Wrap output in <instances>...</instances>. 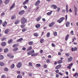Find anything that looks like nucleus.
<instances>
[{
    "label": "nucleus",
    "instance_id": "nucleus-9",
    "mask_svg": "<svg viewBox=\"0 0 78 78\" xmlns=\"http://www.w3.org/2000/svg\"><path fill=\"white\" fill-rule=\"evenodd\" d=\"M73 65V63H71L69 64V66H67V68L69 69H70L71 68V67Z\"/></svg>",
    "mask_w": 78,
    "mask_h": 78
},
{
    "label": "nucleus",
    "instance_id": "nucleus-30",
    "mask_svg": "<svg viewBox=\"0 0 78 78\" xmlns=\"http://www.w3.org/2000/svg\"><path fill=\"white\" fill-rule=\"evenodd\" d=\"M4 57L3 55H0V59H3Z\"/></svg>",
    "mask_w": 78,
    "mask_h": 78
},
{
    "label": "nucleus",
    "instance_id": "nucleus-50",
    "mask_svg": "<svg viewBox=\"0 0 78 78\" xmlns=\"http://www.w3.org/2000/svg\"><path fill=\"white\" fill-rule=\"evenodd\" d=\"M29 65L30 66H32V63L31 62H29Z\"/></svg>",
    "mask_w": 78,
    "mask_h": 78
},
{
    "label": "nucleus",
    "instance_id": "nucleus-27",
    "mask_svg": "<svg viewBox=\"0 0 78 78\" xmlns=\"http://www.w3.org/2000/svg\"><path fill=\"white\" fill-rule=\"evenodd\" d=\"M14 6H15V3H14L13 5H12L11 7H10V10H11V9L14 8Z\"/></svg>",
    "mask_w": 78,
    "mask_h": 78
},
{
    "label": "nucleus",
    "instance_id": "nucleus-36",
    "mask_svg": "<svg viewBox=\"0 0 78 78\" xmlns=\"http://www.w3.org/2000/svg\"><path fill=\"white\" fill-rule=\"evenodd\" d=\"M15 66V65H14V64H12L10 68L11 69H13V68H14V67Z\"/></svg>",
    "mask_w": 78,
    "mask_h": 78
},
{
    "label": "nucleus",
    "instance_id": "nucleus-25",
    "mask_svg": "<svg viewBox=\"0 0 78 78\" xmlns=\"http://www.w3.org/2000/svg\"><path fill=\"white\" fill-rule=\"evenodd\" d=\"M12 40L11 39L9 40V41H8V43L9 44H11V43H12Z\"/></svg>",
    "mask_w": 78,
    "mask_h": 78
},
{
    "label": "nucleus",
    "instance_id": "nucleus-2",
    "mask_svg": "<svg viewBox=\"0 0 78 78\" xmlns=\"http://www.w3.org/2000/svg\"><path fill=\"white\" fill-rule=\"evenodd\" d=\"M65 19V18L64 17H62L59 20H58L57 22H58L59 23H61L62 21H63V20H64Z\"/></svg>",
    "mask_w": 78,
    "mask_h": 78
},
{
    "label": "nucleus",
    "instance_id": "nucleus-6",
    "mask_svg": "<svg viewBox=\"0 0 78 78\" xmlns=\"http://www.w3.org/2000/svg\"><path fill=\"white\" fill-rule=\"evenodd\" d=\"M24 12L25 11L24 10H22L19 12V14H20V15H22V14H23Z\"/></svg>",
    "mask_w": 78,
    "mask_h": 78
},
{
    "label": "nucleus",
    "instance_id": "nucleus-57",
    "mask_svg": "<svg viewBox=\"0 0 78 78\" xmlns=\"http://www.w3.org/2000/svg\"><path fill=\"white\" fill-rule=\"evenodd\" d=\"M75 15V16H77V11L74 12Z\"/></svg>",
    "mask_w": 78,
    "mask_h": 78
},
{
    "label": "nucleus",
    "instance_id": "nucleus-62",
    "mask_svg": "<svg viewBox=\"0 0 78 78\" xmlns=\"http://www.w3.org/2000/svg\"><path fill=\"white\" fill-rule=\"evenodd\" d=\"M42 20L43 22H45V19L44 18H43Z\"/></svg>",
    "mask_w": 78,
    "mask_h": 78
},
{
    "label": "nucleus",
    "instance_id": "nucleus-64",
    "mask_svg": "<svg viewBox=\"0 0 78 78\" xmlns=\"http://www.w3.org/2000/svg\"><path fill=\"white\" fill-rule=\"evenodd\" d=\"M2 78H5V75H2Z\"/></svg>",
    "mask_w": 78,
    "mask_h": 78
},
{
    "label": "nucleus",
    "instance_id": "nucleus-58",
    "mask_svg": "<svg viewBox=\"0 0 78 78\" xmlns=\"http://www.w3.org/2000/svg\"><path fill=\"white\" fill-rule=\"evenodd\" d=\"M52 46L54 47H55V44H54V43H52Z\"/></svg>",
    "mask_w": 78,
    "mask_h": 78
},
{
    "label": "nucleus",
    "instance_id": "nucleus-4",
    "mask_svg": "<svg viewBox=\"0 0 78 78\" xmlns=\"http://www.w3.org/2000/svg\"><path fill=\"white\" fill-rule=\"evenodd\" d=\"M72 60H73V58L71 56L69 57V58L68 59V61L69 62H71Z\"/></svg>",
    "mask_w": 78,
    "mask_h": 78
},
{
    "label": "nucleus",
    "instance_id": "nucleus-26",
    "mask_svg": "<svg viewBox=\"0 0 78 78\" xmlns=\"http://www.w3.org/2000/svg\"><path fill=\"white\" fill-rule=\"evenodd\" d=\"M17 45H18V44H15L12 45V47L15 48L16 47H17Z\"/></svg>",
    "mask_w": 78,
    "mask_h": 78
},
{
    "label": "nucleus",
    "instance_id": "nucleus-42",
    "mask_svg": "<svg viewBox=\"0 0 78 78\" xmlns=\"http://www.w3.org/2000/svg\"><path fill=\"white\" fill-rule=\"evenodd\" d=\"M4 70L6 72H8V69L7 68H5L4 69Z\"/></svg>",
    "mask_w": 78,
    "mask_h": 78
},
{
    "label": "nucleus",
    "instance_id": "nucleus-7",
    "mask_svg": "<svg viewBox=\"0 0 78 78\" xmlns=\"http://www.w3.org/2000/svg\"><path fill=\"white\" fill-rule=\"evenodd\" d=\"M40 0H38L35 3V6H37L39 5V4L40 3Z\"/></svg>",
    "mask_w": 78,
    "mask_h": 78
},
{
    "label": "nucleus",
    "instance_id": "nucleus-55",
    "mask_svg": "<svg viewBox=\"0 0 78 78\" xmlns=\"http://www.w3.org/2000/svg\"><path fill=\"white\" fill-rule=\"evenodd\" d=\"M60 9H60V8L58 7V9H57V11L58 12H59V10H60Z\"/></svg>",
    "mask_w": 78,
    "mask_h": 78
},
{
    "label": "nucleus",
    "instance_id": "nucleus-23",
    "mask_svg": "<svg viewBox=\"0 0 78 78\" xmlns=\"http://www.w3.org/2000/svg\"><path fill=\"white\" fill-rule=\"evenodd\" d=\"M70 25V23L69 22H68L67 23H66V26L67 27H69V25Z\"/></svg>",
    "mask_w": 78,
    "mask_h": 78
},
{
    "label": "nucleus",
    "instance_id": "nucleus-13",
    "mask_svg": "<svg viewBox=\"0 0 78 78\" xmlns=\"http://www.w3.org/2000/svg\"><path fill=\"white\" fill-rule=\"evenodd\" d=\"M40 27H41V25L39 24H37L35 26V27L37 28H40Z\"/></svg>",
    "mask_w": 78,
    "mask_h": 78
},
{
    "label": "nucleus",
    "instance_id": "nucleus-63",
    "mask_svg": "<svg viewBox=\"0 0 78 78\" xmlns=\"http://www.w3.org/2000/svg\"><path fill=\"white\" fill-rule=\"evenodd\" d=\"M24 8L25 9H27V6L26 5L24 6Z\"/></svg>",
    "mask_w": 78,
    "mask_h": 78
},
{
    "label": "nucleus",
    "instance_id": "nucleus-39",
    "mask_svg": "<svg viewBox=\"0 0 78 78\" xmlns=\"http://www.w3.org/2000/svg\"><path fill=\"white\" fill-rule=\"evenodd\" d=\"M30 53L31 54H34V50L30 51Z\"/></svg>",
    "mask_w": 78,
    "mask_h": 78
},
{
    "label": "nucleus",
    "instance_id": "nucleus-11",
    "mask_svg": "<svg viewBox=\"0 0 78 78\" xmlns=\"http://www.w3.org/2000/svg\"><path fill=\"white\" fill-rule=\"evenodd\" d=\"M29 2V0H26L23 3V5H24L27 3L28 2Z\"/></svg>",
    "mask_w": 78,
    "mask_h": 78
},
{
    "label": "nucleus",
    "instance_id": "nucleus-29",
    "mask_svg": "<svg viewBox=\"0 0 78 78\" xmlns=\"http://www.w3.org/2000/svg\"><path fill=\"white\" fill-rule=\"evenodd\" d=\"M32 49V47L30 46L27 49V51H29V50H31Z\"/></svg>",
    "mask_w": 78,
    "mask_h": 78
},
{
    "label": "nucleus",
    "instance_id": "nucleus-52",
    "mask_svg": "<svg viewBox=\"0 0 78 78\" xmlns=\"http://www.w3.org/2000/svg\"><path fill=\"white\" fill-rule=\"evenodd\" d=\"M46 61L47 62H50V60H49V59H47L46 60Z\"/></svg>",
    "mask_w": 78,
    "mask_h": 78
},
{
    "label": "nucleus",
    "instance_id": "nucleus-35",
    "mask_svg": "<svg viewBox=\"0 0 78 78\" xmlns=\"http://www.w3.org/2000/svg\"><path fill=\"white\" fill-rule=\"evenodd\" d=\"M36 66L37 67H40L41 66V65L40 64H37L36 65Z\"/></svg>",
    "mask_w": 78,
    "mask_h": 78
},
{
    "label": "nucleus",
    "instance_id": "nucleus-31",
    "mask_svg": "<svg viewBox=\"0 0 78 78\" xmlns=\"http://www.w3.org/2000/svg\"><path fill=\"white\" fill-rule=\"evenodd\" d=\"M4 65H5V64L3 62H1L0 63V66H3Z\"/></svg>",
    "mask_w": 78,
    "mask_h": 78
},
{
    "label": "nucleus",
    "instance_id": "nucleus-43",
    "mask_svg": "<svg viewBox=\"0 0 78 78\" xmlns=\"http://www.w3.org/2000/svg\"><path fill=\"white\" fill-rule=\"evenodd\" d=\"M44 41V39H41L40 41V42L42 44V43H43Z\"/></svg>",
    "mask_w": 78,
    "mask_h": 78
},
{
    "label": "nucleus",
    "instance_id": "nucleus-5",
    "mask_svg": "<svg viewBox=\"0 0 78 78\" xmlns=\"http://www.w3.org/2000/svg\"><path fill=\"white\" fill-rule=\"evenodd\" d=\"M61 67V65L59 64L55 67V69L56 70L59 69V68Z\"/></svg>",
    "mask_w": 78,
    "mask_h": 78
},
{
    "label": "nucleus",
    "instance_id": "nucleus-10",
    "mask_svg": "<svg viewBox=\"0 0 78 78\" xmlns=\"http://www.w3.org/2000/svg\"><path fill=\"white\" fill-rule=\"evenodd\" d=\"M9 30L8 29H5L4 31L5 34H8L9 33Z\"/></svg>",
    "mask_w": 78,
    "mask_h": 78
},
{
    "label": "nucleus",
    "instance_id": "nucleus-41",
    "mask_svg": "<svg viewBox=\"0 0 78 78\" xmlns=\"http://www.w3.org/2000/svg\"><path fill=\"white\" fill-rule=\"evenodd\" d=\"M54 35L55 36H57V32L56 31L54 32Z\"/></svg>",
    "mask_w": 78,
    "mask_h": 78
},
{
    "label": "nucleus",
    "instance_id": "nucleus-38",
    "mask_svg": "<svg viewBox=\"0 0 78 78\" xmlns=\"http://www.w3.org/2000/svg\"><path fill=\"white\" fill-rule=\"evenodd\" d=\"M25 27V24H23L21 26V27L22 28H23Z\"/></svg>",
    "mask_w": 78,
    "mask_h": 78
},
{
    "label": "nucleus",
    "instance_id": "nucleus-47",
    "mask_svg": "<svg viewBox=\"0 0 78 78\" xmlns=\"http://www.w3.org/2000/svg\"><path fill=\"white\" fill-rule=\"evenodd\" d=\"M66 56H67V57H69V56H70V54H69V53H66Z\"/></svg>",
    "mask_w": 78,
    "mask_h": 78
},
{
    "label": "nucleus",
    "instance_id": "nucleus-33",
    "mask_svg": "<svg viewBox=\"0 0 78 78\" xmlns=\"http://www.w3.org/2000/svg\"><path fill=\"white\" fill-rule=\"evenodd\" d=\"M16 19V16H13L11 17V20H14V19Z\"/></svg>",
    "mask_w": 78,
    "mask_h": 78
},
{
    "label": "nucleus",
    "instance_id": "nucleus-40",
    "mask_svg": "<svg viewBox=\"0 0 78 78\" xmlns=\"http://www.w3.org/2000/svg\"><path fill=\"white\" fill-rule=\"evenodd\" d=\"M34 36H35L36 37H37V36H38V34H37V33H34Z\"/></svg>",
    "mask_w": 78,
    "mask_h": 78
},
{
    "label": "nucleus",
    "instance_id": "nucleus-3",
    "mask_svg": "<svg viewBox=\"0 0 78 78\" xmlns=\"http://www.w3.org/2000/svg\"><path fill=\"white\" fill-rule=\"evenodd\" d=\"M22 65L21 62H20L17 63V67L18 68H20L22 67Z\"/></svg>",
    "mask_w": 78,
    "mask_h": 78
},
{
    "label": "nucleus",
    "instance_id": "nucleus-32",
    "mask_svg": "<svg viewBox=\"0 0 78 78\" xmlns=\"http://www.w3.org/2000/svg\"><path fill=\"white\" fill-rule=\"evenodd\" d=\"M74 12H76L77 11V8H76V7L74 5Z\"/></svg>",
    "mask_w": 78,
    "mask_h": 78
},
{
    "label": "nucleus",
    "instance_id": "nucleus-56",
    "mask_svg": "<svg viewBox=\"0 0 78 78\" xmlns=\"http://www.w3.org/2000/svg\"><path fill=\"white\" fill-rule=\"evenodd\" d=\"M2 22L3 21H2V20H0V25L2 23Z\"/></svg>",
    "mask_w": 78,
    "mask_h": 78
},
{
    "label": "nucleus",
    "instance_id": "nucleus-15",
    "mask_svg": "<svg viewBox=\"0 0 78 78\" xmlns=\"http://www.w3.org/2000/svg\"><path fill=\"white\" fill-rule=\"evenodd\" d=\"M6 45V43L5 42H3L1 44V45L3 46H5Z\"/></svg>",
    "mask_w": 78,
    "mask_h": 78
},
{
    "label": "nucleus",
    "instance_id": "nucleus-48",
    "mask_svg": "<svg viewBox=\"0 0 78 78\" xmlns=\"http://www.w3.org/2000/svg\"><path fill=\"white\" fill-rule=\"evenodd\" d=\"M47 37H48L50 36V32H48L47 34Z\"/></svg>",
    "mask_w": 78,
    "mask_h": 78
},
{
    "label": "nucleus",
    "instance_id": "nucleus-19",
    "mask_svg": "<svg viewBox=\"0 0 78 78\" xmlns=\"http://www.w3.org/2000/svg\"><path fill=\"white\" fill-rule=\"evenodd\" d=\"M66 12H69V9H68V5H66Z\"/></svg>",
    "mask_w": 78,
    "mask_h": 78
},
{
    "label": "nucleus",
    "instance_id": "nucleus-14",
    "mask_svg": "<svg viewBox=\"0 0 78 78\" xmlns=\"http://www.w3.org/2000/svg\"><path fill=\"white\" fill-rule=\"evenodd\" d=\"M6 25H7V22L6 21H5V22H4L2 24V25L3 27H5Z\"/></svg>",
    "mask_w": 78,
    "mask_h": 78
},
{
    "label": "nucleus",
    "instance_id": "nucleus-8",
    "mask_svg": "<svg viewBox=\"0 0 78 78\" xmlns=\"http://www.w3.org/2000/svg\"><path fill=\"white\" fill-rule=\"evenodd\" d=\"M55 22H52L51 23H50L49 26V27H53V25H55Z\"/></svg>",
    "mask_w": 78,
    "mask_h": 78
},
{
    "label": "nucleus",
    "instance_id": "nucleus-60",
    "mask_svg": "<svg viewBox=\"0 0 78 78\" xmlns=\"http://www.w3.org/2000/svg\"><path fill=\"white\" fill-rule=\"evenodd\" d=\"M6 40V38H3L2 39V41H5V40Z\"/></svg>",
    "mask_w": 78,
    "mask_h": 78
},
{
    "label": "nucleus",
    "instance_id": "nucleus-53",
    "mask_svg": "<svg viewBox=\"0 0 78 78\" xmlns=\"http://www.w3.org/2000/svg\"><path fill=\"white\" fill-rule=\"evenodd\" d=\"M74 51H76V50H77V48L76 47L74 48Z\"/></svg>",
    "mask_w": 78,
    "mask_h": 78
},
{
    "label": "nucleus",
    "instance_id": "nucleus-24",
    "mask_svg": "<svg viewBox=\"0 0 78 78\" xmlns=\"http://www.w3.org/2000/svg\"><path fill=\"white\" fill-rule=\"evenodd\" d=\"M13 51H17V50H18V48L16 47V48H14L13 49Z\"/></svg>",
    "mask_w": 78,
    "mask_h": 78
},
{
    "label": "nucleus",
    "instance_id": "nucleus-61",
    "mask_svg": "<svg viewBox=\"0 0 78 78\" xmlns=\"http://www.w3.org/2000/svg\"><path fill=\"white\" fill-rule=\"evenodd\" d=\"M40 53H43V50H41L40 51Z\"/></svg>",
    "mask_w": 78,
    "mask_h": 78
},
{
    "label": "nucleus",
    "instance_id": "nucleus-20",
    "mask_svg": "<svg viewBox=\"0 0 78 78\" xmlns=\"http://www.w3.org/2000/svg\"><path fill=\"white\" fill-rule=\"evenodd\" d=\"M10 0H6V1H5V5L6 4H8L9 2V1Z\"/></svg>",
    "mask_w": 78,
    "mask_h": 78
},
{
    "label": "nucleus",
    "instance_id": "nucleus-1",
    "mask_svg": "<svg viewBox=\"0 0 78 78\" xmlns=\"http://www.w3.org/2000/svg\"><path fill=\"white\" fill-rule=\"evenodd\" d=\"M21 23L24 24L27 22V20L24 17H23L21 19Z\"/></svg>",
    "mask_w": 78,
    "mask_h": 78
},
{
    "label": "nucleus",
    "instance_id": "nucleus-45",
    "mask_svg": "<svg viewBox=\"0 0 78 78\" xmlns=\"http://www.w3.org/2000/svg\"><path fill=\"white\" fill-rule=\"evenodd\" d=\"M27 55H31V53L30 51L27 52Z\"/></svg>",
    "mask_w": 78,
    "mask_h": 78
},
{
    "label": "nucleus",
    "instance_id": "nucleus-28",
    "mask_svg": "<svg viewBox=\"0 0 78 78\" xmlns=\"http://www.w3.org/2000/svg\"><path fill=\"white\" fill-rule=\"evenodd\" d=\"M57 63H58V64H61V63H62V61L61 60H60L59 61H58L57 62Z\"/></svg>",
    "mask_w": 78,
    "mask_h": 78
},
{
    "label": "nucleus",
    "instance_id": "nucleus-18",
    "mask_svg": "<svg viewBox=\"0 0 78 78\" xmlns=\"http://www.w3.org/2000/svg\"><path fill=\"white\" fill-rule=\"evenodd\" d=\"M9 51V49H8L6 48L4 49V53H7L8 51Z\"/></svg>",
    "mask_w": 78,
    "mask_h": 78
},
{
    "label": "nucleus",
    "instance_id": "nucleus-12",
    "mask_svg": "<svg viewBox=\"0 0 78 78\" xmlns=\"http://www.w3.org/2000/svg\"><path fill=\"white\" fill-rule=\"evenodd\" d=\"M34 44V42L33 41H30L28 43V44L29 45H33Z\"/></svg>",
    "mask_w": 78,
    "mask_h": 78
},
{
    "label": "nucleus",
    "instance_id": "nucleus-59",
    "mask_svg": "<svg viewBox=\"0 0 78 78\" xmlns=\"http://www.w3.org/2000/svg\"><path fill=\"white\" fill-rule=\"evenodd\" d=\"M22 50L25 51V50H26V48H25V47H23L22 48Z\"/></svg>",
    "mask_w": 78,
    "mask_h": 78
},
{
    "label": "nucleus",
    "instance_id": "nucleus-21",
    "mask_svg": "<svg viewBox=\"0 0 78 78\" xmlns=\"http://www.w3.org/2000/svg\"><path fill=\"white\" fill-rule=\"evenodd\" d=\"M41 16H40L39 17H38L37 18V22H39L40 20H41Z\"/></svg>",
    "mask_w": 78,
    "mask_h": 78
},
{
    "label": "nucleus",
    "instance_id": "nucleus-16",
    "mask_svg": "<svg viewBox=\"0 0 78 78\" xmlns=\"http://www.w3.org/2000/svg\"><path fill=\"white\" fill-rule=\"evenodd\" d=\"M23 41V38H21L20 39L17 40L16 41V42H20V41Z\"/></svg>",
    "mask_w": 78,
    "mask_h": 78
},
{
    "label": "nucleus",
    "instance_id": "nucleus-34",
    "mask_svg": "<svg viewBox=\"0 0 78 78\" xmlns=\"http://www.w3.org/2000/svg\"><path fill=\"white\" fill-rule=\"evenodd\" d=\"M19 22H20V21L19 20H17L16 21L15 23V24H17V23H19Z\"/></svg>",
    "mask_w": 78,
    "mask_h": 78
},
{
    "label": "nucleus",
    "instance_id": "nucleus-17",
    "mask_svg": "<svg viewBox=\"0 0 78 78\" xmlns=\"http://www.w3.org/2000/svg\"><path fill=\"white\" fill-rule=\"evenodd\" d=\"M52 7H53V9H56V8H57V6L55 5H52Z\"/></svg>",
    "mask_w": 78,
    "mask_h": 78
},
{
    "label": "nucleus",
    "instance_id": "nucleus-46",
    "mask_svg": "<svg viewBox=\"0 0 78 78\" xmlns=\"http://www.w3.org/2000/svg\"><path fill=\"white\" fill-rule=\"evenodd\" d=\"M5 13L4 12H3L1 14V16L2 17V16H5Z\"/></svg>",
    "mask_w": 78,
    "mask_h": 78
},
{
    "label": "nucleus",
    "instance_id": "nucleus-44",
    "mask_svg": "<svg viewBox=\"0 0 78 78\" xmlns=\"http://www.w3.org/2000/svg\"><path fill=\"white\" fill-rule=\"evenodd\" d=\"M17 78H22V76L20 75H19L17 76Z\"/></svg>",
    "mask_w": 78,
    "mask_h": 78
},
{
    "label": "nucleus",
    "instance_id": "nucleus-49",
    "mask_svg": "<svg viewBox=\"0 0 78 78\" xmlns=\"http://www.w3.org/2000/svg\"><path fill=\"white\" fill-rule=\"evenodd\" d=\"M26 30H27L25 28H23L22 29V31L23 32H25V31H26Z\"/></svg>",
    "mask_w": 78,
    "mask_h": 78
},
{
    "label": "nucleus",
    "instance_id": "nucleus-54",
    "mask_svg": "<svg viewBox=\"0 0 78 78\" xmlns=\"http://www.w3.org/2000/svg\"><path fill=\"white\" fill-rule=\"evenodd\" d=\"M71 34H72V35H73V31L72 30L70 33Z\"/></svg>",
    "mask_w": 78,
    "mask_h": 78
},
{
    "label": "nucleus",
    "instance_id": "nucleus-22",
    "mask_svg": "<svg viewBox=\"0 0 78 78\" xmlns=\"http://www.w3.org/2000/svg\"><path fill=\"white\" fill-rule=\"evenodd\" d=\"M52 13V11H51L49 12H48L47 13V15H48V16H50V15Z\"/></svg>",
    "mask_w": 78,
    "mask_h": 78
},
{
    "label": "nucleus",
    "instance_id": "nucleus-37",
    "mask_svg": "<svg viewBox=\"0 0 78 78\" xmlns=\"http://www.w3.org/2000/svg\"><path fill=\"white\" fill-rule=\"evenodd\" d=\"M69 35L68 34L66 37L65 40L66 41H67V39H68V38L69 37Z\"/></svg>",
    "mask_w": 78,
    "mask_h": 78
},
{
    "label": "nucleus",
    "instance_id": "nucleus-51",
    "mask_svg": "<svg viewBox=\"0 0 78 78\" xmlns=\"http://www.w3.org/2000/svg\"><path fill=\"white\" fill-rule=\"evenodd\" d=\"M55 72V73H58V72H59V70L57 69V70H56Z\"/></svg>",
    "mask_w": 78,
    "mask_h": 78
}]
</instances>
